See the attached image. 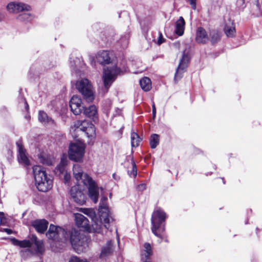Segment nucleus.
I'll use <instances>...</instances> for the list:
<instances>
[{
	"label": "nucleus",
	"instance_id": "f257e3e1",
	"mask_svg": "<svg viewBox=\"0 0 262 262\" xmlns=\"http://www.w3.org/2000/svg\"><path fill=\"white\" fill-rule=\"evenodd\" d=\"M106 201L107 198L106 197H102L99 208V219H96L91 226L89 224L88 219L83 215L80 213H75V221L77 226L82 228L84 231L98 233L102 232L103 227L108 229L109 224L113 220V218L106 204Z\"/></svg>",
	"mask_w": 262,
	"mask_h": 262
},
{
	"label": "nucleus",
	"instance_id": "f03ea898",
	"mask_svg": "<svg viewBox=\"0 0 262 262\" xmlns=\"http://www.w3.org/2000/svg\"><path fill=\"white\" fill-rule=\"evenodd\" d=\"M73 172L78 183L80 184L81 183L88 188L89 197L96 203L98 199L99 190L95 181L87 173L83 172L82 167L78 164L73 165Z\"/></svg>",
	"mask_w": 262,
	"mask_h": 262
},
{
	"label": "nucleus",
	"instance_id": "7ed1b4c3",
	"mask_svg": "<svg viewBox=\"0 0 262 262\" xmlns=\"http://www.w3.org/2000/svg\"><path fill=\"white\" fill-rule=\"evenodd\" d=\"M35 184L38 190L42 192H46L51 189L53 186V178L48 175L40 166L35 165L33 167Z\"/></svg>",
	"mask_w": 262,
	"mask_h": 262
},
{
	"label": "nucleus",
	"instance_id": "20e7f679",
	"mask_svg": "<svg viewBox=\"0 0 262 262\" xmlns=\"http://www.w3.org/2000/svg\"><path fill=\"white\" fill-rule=\"evenodd\" d=\"M165 212L160 208L157 209L151 216V231L157 237H161V233L165 231Z\"/></svg>",
	"mask_w": 262,
	"mask_h": 262
},
{
	"label": "nucleus",
	"instance_id": "39448f33",
	"mask_svg": "<svg viewBox=\"0 0 262 262\" xmlns=\"http://www.w3.org/2000/svg\"><path fill=\"white\" fill-rule=\"evenodd\" d=\"M11 241L14 245L21 248L31 247L36 253H42L44 249L42 241L38 240L37 236L34 234L30 236L28 239L19 241L15 238H12Z\"/></svg>",
	"mask_w": 262,
	"mask_h": 262
},
{
	"label": "nucleus",
	"instance_id": "423d86ee",
	"mask_svg": "<svg viewBox=\"0 0 262 262\" xmlns=\"http://www.w3.org/2000/svg\"><path fill=\"white\" fill-rule=\"evenodd\" d=\"M76 88L86 101L90 102L94 99V90L91 82L88 79L84 78L77 81Z\"/></svg>",
	"mask_w": 262,
	"mask_h": 262
},
{
	"label": "nucleus",
	"instance_id": "0eeeda50",
	"mask_svg": "<svg viewBox=\"0 0 262 262\" xmlns=\"http://www.w3.org/2000/svg\"><path fill=\"white\" fill-rule=\"evenodd\" d=\"M67 238H64V242L69 241L73 248L76 251L82 250V247L84 246V238L80 232L75 229H72L69 232L66 231Z\"/></svg>",
	"mask_w": 262,
	"mask_h": 262
},
{
	"label": "nucleus",
	"instance_id": "6e6552de",
	"mask_svg": "<svg viewBox=\"0 0 262 262\" xmlns=\"http://www.w3.org/2000/svg\"><path fill=\"white\" fill-rule=\"evenodd\" d=\"M120 72V69L118 68L116 66H113L104 69L102 79L105 89L104 93L107 92L110 86L115 81L117 75H118Z\"/></svg>",
	"mask_w": 262,
	"mask_h": 262
},
{
	"label": "nucleus",
	"instance_id": "1a4fd4ad",
	"mask_svg": "<svg viewBox=\"0 0 262 262\" xmlns=\"http://www.w3.org/2000/svg\"><path fill=\"white\" fill-rule=\"evenodd\" d=\"M75 131L78 135L83 134L88 138L93 137L95 135V128L93 124L86 120H78L74 124Z\"/></svg>",
	"mask_w": 262,
	"mask_h": 262
},
{
	"label": "nucleus",
	"instance_id": "9d476101",
	"mask_svg": "<svg viewBox=\"0 0 262 262\" xmlns=\"http://www.w3.org/2000/svg\"><path fill=\"white\" fill-rule=\"evenodd\" d=\"M85 150V145L81 142L72 143L69 149V158L70 160L76 162L82 160Z\"/></svg>",
	"mask_w": 262,
	"mask_h": 262
},
{
	"label": "nucleus",
	"instance_id": "9b49d317",
	"mask_svg": "<svg viewBox=\"0 0 262 262\" xmlns=\"http://www.w3.org/2000/svg\"><path fill=\"white\" fill-rule=\"evenodd\" d=\"M66 231L62 228L50 225L49 229L46 233L49 239L54 242H63L64 238H67Z\"/></svg>",
	"mask_w": 262,
	"mask_h": 262
},
{
	"label": "nucleus",
	"instance_id": "f8f14e48",
	"mask_svg": "<svg viewBox=\"0 0 262 262\" xmlns=\"http://www.w3.org/2000/svg\"><path fill=\"white\" fill-rule=\"evenodd\" d=\"M7 10L10 13H19L31 11V7L24 3L15 1L8 3Z\"/></svg>",
	"mask_w": 262,
	"mask_h": 262
},
{
	"label": "nucleus",
	"instance_id": "ddd939ff",
	"mask_svg": "<svg viewBox=\"0 0 262 262\" xmlns=\"http://www.w3.org/2000/svg\"><path fill=\"white\" fill-rule=\"evenodd\" d=\"M189 60L188 55L187 53H186V51H184L175 74L174 79L176 80L177 79L179 80L181 78L182 74L187 68Z\"/></svg>",
	"mask_w": 262,
	"mask_h": 262
},
{
	"label": "nucleus",
	"instance_id": "4468645a",
	"mask_svg": "<svg viewBox=\"0 0 262 262\" xmlns=\"http://www.w3.org/2000/svg\"><path fill=\"white\" fill-rule=\"evenodd\" d=\"M81 99L77 96H73L70 101V106L71 111L75 115L82 113L84 107L81 105Z\"/></svg>",
	"mask_w": 262,
	"mask_h": 262
},
{
	"label": "nucleus",
	"instance_id": "2eb2a0df",
	"mask_svg": "<svg viewBox=\"0 0 262 262\" xmlns=\"http://www.w3.org/2000/svg\"><path fill=\"white\" fill-rule=\"evenodd\" d=\"M70 193L74 201L80 205H83L86 202L85 195L79 189L78 186L72 187Z\"/></svg>",
	"mask_w": 262,
	"mask_h": 262
},
{
	"label": "nucleus",
	"instance_id": "dca6fc26",
	"mask_svg": "<svg viewBox=\"0 0 262 262\" xmlns=\"http://www.w3.org/2000/svg\"><path fill=\"white\" fill-rule=\"evenodd\" d=\"M152 255L153 251L151 245L148 243H145L143 249L141 251V260L143 262H151L150 259Z\"/></svg>",
	"mask_w": 262,
	"mask_h": 262
},
{
	"label": "nucleus",
	"instance_id": "f3484780",
	"mask_svg": "<svg viewBox=\"0 0 262 262\" xmlns=\"http://www.w3.org/2000/svg\"><path fill=\"white\" fill-rule=\"evenodd\" d=\"M16 145L18 151L17 159L19 163L24 165H28L29 164V160L26 154V150L23 146L19 142H16Z\"/></svg>",
	"mask_w": 262,
	"mask_h": 262
},
{
	"label": "nucleus",
	"instance_id": "a211bd4d",
	"mask_svg": "<svg viewBox=\"0 0 262 262\" xmlns=\"http://www.w3.org/2000/svg\"><path fill=\"white\" fill-rule=\"evenodd\" d=\"M48 224V222L45 219L36 220L32 222V226L37 232L43 233L47 229Z\"/></svg>",
	"mask_w": 262,
	"mask_h": 262
},
{
	"label": "nucleus",
	"instance_id": "6ab92c4d",
	"mask_svg": "<svg viewBox=\"0 0 262 262\" xmlns=\"http://www.w3.org/2000/svg\"><path fill=\"white\" fill-rule=\"evenodd\" d=\"M111 54L107 51L99 52L96 56L97 61L101 64H108L111 61Z\"/></svg>",
	"mask_w": 262,
	"mask_h": 262
},
{
	"label": "nucleus",
	"instance_id": "aec40b11",
	"mask_svg": "<svg viewBox=\"0 0 262 262\" xmlns=\"http://www.w3.org/2000/svg\"><path fill=\"white\" fill-rule=\"evenodd\" d=\"M208 39L206 30L202 27H199L196 32V41L199 43H205Z\"/></svg>",
	"mask_w": 262,
	"mask_h": 262
},
{
	"label": "nucleus",
	"instance_id": "412c9836",
	"mask_svg": "<svg viewBox=\"0 0 262 262\" xmlns=\"http://www.w3.org/2000/svg\"><path fill=\"white\" fill-rule=\"evenodd\" d=\"M224 32L228 37H232L235 35V28L232 21L228 20L225 23Z\"/></svg>",
	"mask_w": 262,
	"mask_h": 262
},
{
	"label": "nucleus",
	"instance_id": "4be33fe9",
	"mask_svg": "<svg viewBox=\"0 0 262 262\" xmlns=\"http://www.w3.org/2000/svg\"><path fill=\"white\" fill-rule=\"evenodd\" d=\"M113 251V245L112 241H109L106 245L102 248L101 252L100 255V258H104L111 255Z\"/></svg>",
	"mask_w": 262,
	"mask_h": 262
},
{
	"label": "nucleus",
	"instance_id": "5701e85b",
	"mask_svg": "<svg viewBox=\"0 0 262 262\" xmlns=\"http://www.w3.org/2000/svg\"><path fill=\"white\" fill-rule=\"evenodd\" d=\"M185 22L183 17H180L176 23L175 33L179 36H182L184 34Z\"/></svg>",
	"mask_w": 262,
	"mask_h": 262
},
{
	"label": "nucleus",
	"instance_id": "b1692460",
	"mask_svg": "<svg viewBox=\"0 0 262 262\" xmlns=\"http://www.w3.org/2000/svg\"><path fill=\"white\" fill-rule=\"evenodd\" d=\"M82 111L84 115L93 119L96 118L97 115V108L94 105H91L88 107L84 108Z\"/></svg>",
	"mask_w": 262,
	"mask_h": 262
},
{
	"label": "nucleus",
	"instance_id": "393cba45",
	"mask_svg": "<svg viewBox=\"0 0 262 262\" xmlns=\"http://www.w3.org/2000/svg\"><path fill=\"white\" fill-rule=\"evenodd\" d=\"M140 84L142 89L145 91H149L151 88L150 79L148 77H144L140 80Z\"/></svg>",
	"mask_w": 262,
	"mask_h": 262
},
{
	"label": "nucleus",
	"instance_id": "a878e982",
	"mask_svg": "<svg viewBox=\"0 0 262 262\" xmlns=\"http://www.w3.org/2000/svg\"><path fill=\"white\" fill-rule=\"evenodd\" d=\"M38 119L39 121L44 124L53 122V120L49 118L47 114L43 111L39 112Z\"/></svg>",
	"mask_w": 262,
	"mask_h": 262
},
{
	"label": "nucleus",
	"instance_id": "bb28decb",
	"mask_svg": "<svg viewBox=\"0 0 262 262\" xmlns=\"http://www.w3.org/2000/svg\"><path fill=\"white\" fill-rule=\"evenodd\" d=\"M33 18V16L30 13H24L18 15L17 19L22 21H29Z\"/></svg>",
	"mask_w": 262,
	"mask_h": 262
},
{
	"label": "nucleus",
	"instance_id": "cd10ccee",
	"mask_svg": "<svg viewBox=\"0 0 262 262\" xmlns=\"http://www.w3.org/2000/svg\"><path fill=\"white\" fill-rule=\"evenodd\" d=\"M66 162L61 160L60 163L57 166L55 172L57 174L63 173L66 170Z\"/></svg>",
	"mask_w": 262,
	"mask_h": 262
},
{
	"label": "nucleus",
	"instance_id": "c85d7f7f",
	"mask_svg": "<svg viewBox=\"0 0 262 262\" xmlns=\"http://www.w3.org/2000/svg\"><path fill=\"white\" fill-rule=\"evenodd\" d=\"M141 141V138L139 135L136 133H132L131 134V143L133 147H137L140 142Z\"/></svg>",
	"mask_w": 262,
	"mask_h": 262
},
{
	"label": "nucleus",
	"instance_id": "c756f323",
	"mask_svg": "<svg viewBox=\"0 0 262 262\" xmlns=\"http://www.w3.org/2000/svg\"><path fill=\"white\" fill-rule=\"evenodd\" d=\"M159 143V136L153 134L150 140V145L151 148H155Z\"/></svg>",
	"mask_w": 262,
	"mask_h": 262
},
{
	"label": "nucleus",
	"instance_id": "7c9ffc66",
	"mask_svg": "<svg viewBox=\"0 0 262 262\" xmlns=\"http://www.w3.org/2000/svg\"><path fill=\"white\" fill-rule=\"evenodd\" d=\"M210 41L212 43L217 42L220 39V37L218 32L215 30H212L210 32Z\"/></svg>",
	"mask_w": 262,
	"mask_h": 262
},
{
	"label": "nucleus",
	"instance_id": "2f4dec72",
	"mask_svg": "<svg viewBox=\"0 0 262 262\" xmlns=\"http://www.w3.org/2000/svg\"><path fill=\"white\" fill-rule=\"evenodd\" d=\"M39 160L43 164H46L47 165H51L53 163L52 160L48 157V156H44L43 155H41L39 156Z\"/></svg>",
	"mask_w": 262,
	"mask_h": 262
},
{
	"label": "nucleus",
	"instance_id": "473e14b6",
	"mask_svg": "<svg viewBox=\"0 0 262 262\" xmlns=\"http://www.w3.org/2000/svg\"><path fill=\"white\" fill-rule=\"evenodd\" d=\"M39 160L43 164H46L47 165H51L53 163L52 160L48 157V156H44L43 155H41L39 156Z\"/></svg>",
	"mask_w": 262,
	"mask_h": 262
},
{
	"label": "nucleus",
	"instance_id": "72a5a7b5",
	"mask_svg": "<svg viewBox=\"0 0 262 262\" xmlns=\"http://www.w3.org/2000/svg\"><path fill=\"white\" fill-rule=\"evenodd\" d=\"M82 212L85 214H86L88 216H89L94 221V222L96 220V219H97L96 217L94 211H93V210L91 209H82Z\"/></svg>",
	"mask_w": 262,
	"mask_h": 262
},
{
	"label": "nucleus",
	"instance_id": "f704fd0d",
	"mask_svg": "<svg viewBox=\"0 0 262 262\" xmlns=\"http://www.w3.org/2000/svg\"><path fill=\"white\" fill-rule=\"evenodd\" d=\"M68 262H89L87 259L85 258H81L77 256L74 255L71 256Z\"/></svg>",
	"mask_w": 262,
	"mask_h": 262
},
{
	"label": "nucleus",
	"instance_id": "c9c22d12",
	"mask_svg": "<svg viewBox=\"0 0 262 262\" xmlns=\"http://www.w3.org/2000/svg\"><path fill=\"white\" fill-rule=\"evenodd\" d=\"M132 165H133L132 171H130V172H129V171H128V173L129 174L130 176H131L132 174L134 177H136L137 176V171L136 166V164H135V163L134 162V161H133Z\"/></svg>",
	"mask_w": 262,
	"mask_h": 262
},
{
	"label": "nucleus",
	"instance_id": "e433bc0d",
	"mask_svg": "<svg viewBox=\"0 0 262 262\" xmlns=\"http://www.w3.org/2000/svg\"><path fill=\"white\" fill-rule=\"evenodd\" d=\"M255 9L258 10V12L255 14L256 16H259L261 15V12L260 10L259 4L258 0H255Z\"/></svg>",
	"mask_w": 262,
	"mask_h": 262
},
{
	"label": "nucleus",
	"instance_id": "4c0bfd02",
	"mask_svg": "<svg viewBox=\"0 0 262 262\" xmlns=\"http://www.w3.org/2000/svg\"><path fill=\"white\" fill-rule=\"evenodd\" d=\"M7 224V219L4 216L3 212L2 213V215L0 217V225H6Z\"/></svg>",
	"mask_w": 262,
	"mask_h": 262
},
{
	"label": "nucleus",
	"instance_id": "58836bf2",
	"mask_svg": "<svg viewBox=\"0 0 262 262\" xmlns=\"http://www.w3.org/2000/svg\"><path fill=\"white\" fill-rule=\"evenodd\" d=\"M191 5V8L193 10H195L196 8V0H187Z\"/></svg>",
	"mask_w": 262,
	"mask_h": 262
},
{
	"label": "nucleus",
	"instance_id": "ea45409f",
	"mask_svg": "<svg viewBox=\"0 0 262 262\" xmlns=\"http://www.w3.org/2000/svg\"><path fill=\"white\" fill-rule=\"evenodd\" d=\"M165 39L163 38L162 34L161 32H160L157 43L159 45H160L161 44L163 43L165 41Z\"/></svg>",
	"mask_w": 262,
	"mask_h": 262
},
{
	"label": "nucleus",
	"instance_id": "a19ab883",
	"mask_svg": "<svg viewBox=\"0 0 262 262\" xmlns=\"http://www.w3.org/2000/svg\"><path fill=\"white\" fill-rule=\"evenodd\" d=\"M71 178V176L70 173H68L67 172H66L64 174V183H68Z\"/></svg>",
	"mask_w": 262,
	"mask_h": 262
},
{
	"label": "nucleus",
	"instance_id": "79ce46f5",
	"mask_svg": "<svg viewBox=\"0 0 262 262\" xmlns=\"http://www.w3.org/2000/svg\"><path fill=\"white\" fill-rule=\"evenodd\" d=\"M0 231H4L6 232L8 234H11L12 233V230L7 228H2L0 229Z\"/></svg>",
	"mask_w": 262,
	"mask_h": 262
},
{
	"label": "nucleus",
	"instance_id": "37998d69",
	"mask_svg": "<svg viewBox=\"0 0 262 262\" xmlns=\"http://www.w3.org/2000/svg\"><path fill=\"white\" fill-rule=\"evenodd\" d=\"M138 189L139 191H143L146 189V185L145 184H141L138 185Z\"/></svg>",
	"mask_w": 262,
	"mask_h": 262
},
{
	"label": "nucleus",
	"instance_id": "c03bdc74",
	"mask_svg": "<svg viewBox=\"0 0 262 262\" xmlns=\"http://www.w3.org/2000/svg\"><path fill=\"white\" fill-rule=\"evenodd\" d=\"M152 115L153 117H155L156 114V108L155 106V104L154 103H153L152 105Z\"/></svg>",
	"mask_w": 262,
	"mask_h": 262
},
{
	"label": "nucleus",
	"instance_id": "a18cd8bd",
	"mask_svg": "<svg viewBox=\"0 0 262 262\" xmlns=\"http://www.w3.org/2000/svg\"><path fill=\"white\" fill-rule=\"evenodd\" d=\"M3 14L1 13H0V21H1L2 20V19L3 18Z\"/></svg>",
	"mask_w": 262,
	"mask_h": 262
},
{
	"label": "nucleus",
	"instance_id": "49530a36",
	"mask_svg": "<svg viewBox=\"0 0 262 262\" xmlns=\"http://www.w3.org/2000/svg\"><path fill=\"white\" fill-rule=\"evenodd\" d=\"M26 109H27L29 107V105L26 102Z\"/></svg>",
	"mask_w": 262,
	"mask_h": 262
}]
</instances>
